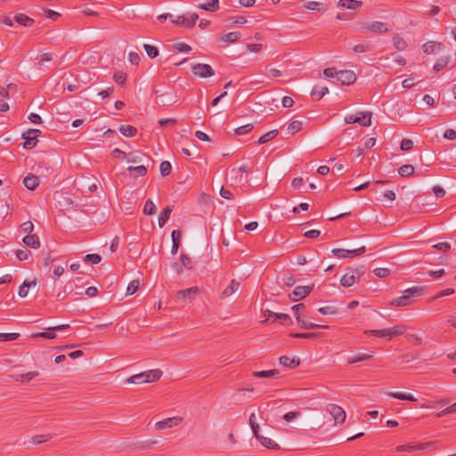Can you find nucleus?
Segmentation results:
<instances>
[{
    "label": "nucleus",
    "instance_id": "obj_51",
    "mask_svg": "<svg viewBox=\"0 0 456 456\" xmlns=\"http://www.w3.org/2000/svg\"><path fill=\"white\" fill-rule=\"evenodd\" d=\"M140 281L138 280L132 281L126 289V295L134 294L139 289Z\"/></svg>",
    "mask_w": 456,
    "mask_h": 456
},
{
    "label": "nucleus",
    "instance_id": "obj_8",
    "mask_svg": "<svg viewBox=\"0 0 456 456\" xmlns=\"http://www.w3.org/2000/svg\"><path fill=\"white\" fill-rule=\"evenodd\" d=\"M191 259L186 255L182 253L180 256V263L175 262L172 265V268L176 272L177 274H181L184 270L192 269Z\"/></svg>",
    "mask_w": 456,
    "mask_h": 456
},
{
    "label": "nucleus",
    "instance_id": "obj_31",
    "mask_svg": "<svg viewBox=\"0 0 456 456\" xmlns=\"http://www.w3.org/2000/svg\"><path fill=\"white\" fill-rule=\"evenodd\" d=\"M37 285V281L36 280L32 281H24L23 283L20 286L19 288V296L20 297H27L28 293V289L31 287V286H36Z\"/></svg>",
    "mask_w": 456,
    "mask_h": 456
},
{
    "label": "nucleus",
    "instance_id": "obj_49",
    "mask_svg": "<svg viewBox=\"0 0 456 456\" xmlns=\"http://www.w3.org/2000/svg\"><path fill=\"white\" fill-rule=\"evenodd\" d=\"M102 260V257L98 254H88L84 257V261L90 263L92 265L99 264Z\"/></svg>",
    "mask_w": 456,
    "mask_h": 456
},
{
    "label": "nucleus",
    "instance_id": "obj_57",
    "mask_svg": "<svg viewBox=\"0 0 456 456\" xmlns=\"http://www.w3.org/2000/svg\"><path fill=\"white\" fill-rule=\"evenodd\" d=\"M113 79L118 85L123 86L126 81V76L123 72H116L113 76Z\"/></svg>",
    "mask_w": 456,
    "mask_h": 456
},
{
    "label": "nucleus",
    "instance_id": "obj_22",
    "mask_svg": "<svg viewBox=\"0 0 456 456\" xmlns=\"http://www.w3.org/2000/svg\"><path fill=\"white\" fill-rule=\"evenodd\" d=\"M328 93H329L328 87L315 86L311 91V96L314 100L319 101Z\"/></svg>",
    "mask_w": 456,
    "mask_h": 456
},
{
    "label": "nucleus",
    "instance_id": "obj_39",
    "mask_svg": "<svg viewBox=\"0 0 456 456\" xmlns=\"http://www.w3.org/2000/svg\"><path fill=\"white\" fill-rule=\"evenodd\" d=\"M241 33L240 32H229L222 37V40L226 43H234L240 37Z\"/></svg>",
    "mask_w": 456,
    "mask_h": 456
},
{
    "label": "nucleus",
    "instance_id": "obj_50",
    "mask_svg": "<svg viewBox=\"0 0 456 456\" xmlns=\"http://www.w3.org/2000/svg\"><path fill=\"white\" fill-rule=\"evenodd\" d=\"M253 128H254L253 124H247V125H244V126H241L236 128L235 134L238 135H243V134H246L249 133L250 131H252Z\"/></svg>",
    "mask_w": 456,
    "mask_h": 456
},
{
    "label": "nucleus",
    "instance_id": "obj_40",
    "mask_svg": "<svg viewBox=\"0 0 456 456\" xmlns=\"http://www.w3.org/2000/svg\"><path fill=\"white\" fill-rule=\"evenodd\" d=\"M405 330V328L403 326L395 325L390 329H388L389 332V340H391L393 338L403 335Z\"/></svg>",
    "mask_w": 456,
    "mask_h": 456
},
{
    "label": "nucleus",
    "instance_id": "obj_18",
    "mask_svg": "<svg viewBox=\"0 0 456 456\" xmlns=\"http://www.w3.org/2000/svg\"><path fill=\"white\" fill-rule=\"evenodd\" d=\"M356 123L362 126H370L371 125V114L370 112L357 113Z\"/></svg>",
    "mask_w": 456,
    "mask_h": 456
},
{
    "label": "nucleus",
    "instance_id": "obj_53",
    "mask_svg": "<svg viewBox=\"0 0 456 456\" xmlns=\"http://www.w3.org/2000/svg\"><path fill=\"white\" fill-rule=\"evenodd\" d=\"M53 60V53H46L41 55L40 60L37 62V66L38 69H43V65L45 61H50Z\"/></svg>",
    "mask_w": 456,
    "mask_h": 456
},
{
    "label": "nucleus",
    "instance_id": "obj_47",
    "mask_svg": "<svg viewBox=\"0 0 456 456\" xmlns=\"http://www.w3.org/2000/svg\"><path fill=\"white\" fill-rule=\"evenodd\" d=\"M38 374L39 373L37 371H29L25 374L19 375L16 378V381H21V382L29 381L32 379H34L35 377L38 376Z\"/></svg>",
    "mask_w": 456,
    "mask_h": 456
},
{
    "label": "nucleus",
    "instance_id": "obj_41",
    "mask_svg": "<svg viewBox=\"0 0 456 456\" xmlns=\"http://www.w3.org/2000/svg\"><path fill=\"white\" fill-rule=\"evenodd\" d=\"M450 62V58L448 56H444L440 58L434 65L433 69L436 71H440L444 69L448 63Z\"/></svg>",
    "mask_w": 456,
    "mask_h": 456
},
{
    "label": "nucleus",
    "instance_id": "obj_14",
    "mask_svg": "<svg viewBox=\"0 0 456 456\" xmlns=\"http://www.w3.org/2000/svg\"><path fill=\"white\" fill-rule=\"evenodd\" d=\"M200 293L199 287H191L186 289L179 290L176 294V297L178 299H183L184 301H191L196 295Z\"/></svg>",
    "mask_w": 456,
    "mask_h": 456
},
{
    "label": "nucleus",
    "instance_id": "obj_16",
    "mask_svg": "<svg viewBox=\"0 0 456 456\" xmlns=\"http://www.w3.org/2000/svg\"><path fill=\"white\" fill-rule=\"evenodd\" d=\"M279 362L281 365L284 367L289 368V369H295L300 364V360L296 357H289L287 355H282L279 358Z\"/></svg>",
    "mask_w": 456,
    "mask_h": 456
},
{
    "label": "nucleus",
    "instance_id": "obj_30",
    "mask_svg": "<svg viewBox=\"0 0 456 456\" xmlns=\"http://www.w3.org/2000/svg\"><path fill=\"white\" fill-rule=\"evenodd\" d=\"M387 395L390 397L395 398V399H399V400H407V401H411V402L418 401V399L416 397H414L412 395L405 394V393H402V392H389L387 394Z\"/></svg>",
    "mask_w": 456,
    "mask_h": 456
},
{
    "label": "nucleus",
    "instance_id": "obj_38",
    "mask_svg": "<svg viewBox=\"0 0 456 456\" xmlns=\"http://www.w3.org/2000/svg\"><path fill=\"white\" fill-rule=\"evenodd\" d=\"M278 135V130L273 129L272 131L267 132L266 134H263L257 141L259 144L265 143L273 139H274Z\"/></svg>",
    "mask_w": 456,
    "mask_h": 456
},
{
    "label": "nucleus",
    "instance_id": "obj_6",
    "mask_svg": "<svg viewBox=\"0 0 456 456\" xmlns=\"http://www.w3.org/2000/svg\"><path fill=\"white\" fill-rule=\"evenodd\" d=\"M435 444H436L435 442L419 443V444H416L413 445L412 444H403V445H398L395 448V450L398 452H415V451H424L427 449L433 448L435 446Z\"/></svg>",
    "mask_w": 456,
    "mask_h": 456
},
{
    "label": "nucleus",
    "instance_id": "obj_63",
    "mask_svg": "<svg viewBox=\"0 0 456 456\" xmlns=\"http://www.w3.org/2000/svg\"><path fill=\"white\" fill-rule=\"evenodd\" d=\"M51 437H52L51 435H39V436H33L32 440H33L34 444H40L44 442L48 441Z\"/></svg>",
    "mask_w": 456,
    "mask_h": 456
},
{
    "label": "nucleus",
    "instance_id": "obj_1",
    "mask_svg": "<svg viewBox=\"0 0 456 456\" xmlns=\"http://www.w3.org/2000/svg\"><path fill=\"white\" fill-rule=\"evenodd\" d=\"M364 274L363 266L357 268H346V273L340 280V284L343 287L349 288L356 283L361 277Z\"/></svg>",
    "mask_w": 456,
    "mask_h": 456
},
{
    "label": "nucleus",
    "instance_id": "obj_61",
    "mask_svg": "<svg viewBox=\"0 0 456 456\" xmlns=\"http://www.w3.org/2000/svg\"><path fill=\"white\" fill-rule=\"evenodd\" d=\"M178 52L189 53L191 51V47L186 43H176L173 45Z\"/></svg>",
    "mask_w": 456,
    "mask_h": 456
},
{
    "label": "nucleus",
    "instance_id": "obj_55",
    "mask_svg": "<svg viewBox=\"0 0 456 456\" xmlns=\"http://www.w3.org/2000/svg\"><path fill=\"white\" fill-rule=\"evenodd\" d=\"M393 44L398 50H403L406 47V42L399 36L393 37Z\"/></svg>",
    "mask_w": 456,
    "mask_h": 456
},
{
    "label": "nucleus",
    "instance_id": "obj_64",
    "mask_svg": "<svg viewBox=\"0 0 456 456\" xmlns=\"http://www.w3.org/2000/svg\"><path fill=\"white\" fill-rule=\"evenodd\" d=\"M30 254V251L28 249H19L16 251V256L20 261L27 260Z\"/></svg>",
    "mask_w": 456,
    "mask_h": 456
},
{
    "label": "nucleus",
    "instance_id": "obj_21",
    "mask_svg": "<svg viewBox=\"0 0 456 456\" xmlns=\"http://www.w3.org/2000/svg\"><path fill=\"white\" fill-rule=\"evenodd\" d=\"M14 20L24 27H31L34 24V20L24 13H18L14 16Z\"/></svg>",
    "mask_w": 456,
    "mask_h": 456
},
{
    "label": "nucleus",
    "instance_id": "obj_23",
    "mask_svg": "<svg viewBox=\"0 0 456 456\" xmlns=\"http://www.w3.org/2000/svg\"><path fill=\"white\" fill-rule=\"evenodd\" d=\"M171 238H172L171 253L173 255H175L180 247L181 232L178 230H174L171 233Z\"/></svg>",
    "mask_w": 456,
    "mask_h": 456
},
{
    "label": "nucleus",
    "instance_id": "obj_45",
    "mask_svg": "<svg viewBox=\"0 0 456 456\" xmlns=\"http://www.w3.org/2000/svg\"><path fill=\"white\" fill-rule=\"evenodd\" d=\"M146 380L147 379H145L144 373L142 372L140 374H136V375L130 377L127 379V382L132 383V384H143V383H146Z\"/></svg>",
    "mask_w": 456,
    "mask_h": 456
},
{
    "label": "nucleus",
    "instance_id": "obj_2",
    "mask_svg": "<svg viewBox=\"0 0 456 456\" xmlns=\"http://www.w3.org/2000/svg\"><path fill=\"white\" fill-rule=\"evenodd\" d=\"M422 290L420 287H412L407 289L403 291V294L394 300H392L391 305L396 306H407L412 303V297L419 295Z\"/></svg>",
    "mask_w": 456,
    "mask_h": 456
},
{
    "label": "nucleus",
    "instance_id": "obj_26",
    "mask_svg": "<svg viewBox=\"0 0 456 456\" xmlns=\"http://www.w3.org/2000/svg\"><path fill=\"white\" fill-rule=\"evenodd\" d=\"M256 439L261 443L263 446L267 449L278 450L280 448L279 444L275 443L273 439L265 437L262 435H259Z\"/></svg>",
    "mask_w": 456,
    "mask_h": 456
},
{
    "label": "nucleus",
    "instance_id": "obj_60",
    "mask_svg": "<svg viewBox=\"0 0 456 456\" xmlns=\"http://www.w3.org/2000/svg\"><path fill=\"white\" fill-rule=\"evenodd\" d=\"M413 148V142L410 139H403L400 144V150L403 151H410Z\"/></svg>",
    "mask_w": 456,
    "mask_h": 456
},
{
    "label": "nucleus",
    "instance_id": "obj_27",
    "mask_svg": "<svg viewBox=\"0 0 456 456\" xmlns=\"http://www.w3.org/2000/svg\"><path fill=\"white\" fill-rule=\"evenodd\" d=\"M197 8L208 12H216L219 9V0H209L206 4H198Z\"/></svg>",
    "mask_w": 456,
    "mask_h": 456
},
{
    "label": "nucleus",
    "instance_id": "obj_7",
    "mask_svg": "<svg viewBox=\"0 0 456 456\" xmlns=\"http://www.w3.org/2000/svg\"><path fill=\"white\" fill-rule=\"evenodd\" d=\"M192 73L200 77L207 78L215 75V71L208 64L198 63L192 66Z\"/></svg>",
    "mask_w": 456,
    "mask_h": 456
},
{
    "label": "nucleus",
    "instance_id": "obj_54",
    "mask_svg": "<svg viewBox=\"0 0 456 456\" xmlns=\"http://www.w3.org/2000/svg\"><path fill=\"white\" fill-rule=\"evenodd\" d=\"M322 6H323L322 3L316 2V1H310L305 4V7L306 9L312 10V11H321Z\"/></svg>",
    "mask_w": 456,
    "mask_h": 456
},
{
    "label": "nucleus",
    "instance_id": "obj_10",
    "mask_svg": "<svg viewBox=\"0 0 456 456\" xmlns=\"http://www.w3.org/2000/svg\"><path fill=\"white\" fill-rule=\"evenodd\" d=\"M314 287V284L308 286H297L293 292L289 294V298L294 302L303 299L311 293Z\"/></svg>",
    "mask_w": 456,
    "mask_h": 456
},
{
    "label": "nucleus",
    "instance_id": "obj_37",
    "mask_svg": "<svg viewBox=\"0 0 456 456\" xmlns=\"http://www.w3.org/2000/svg\"><path fill=\"white\" fill-rule=\"evenodd\" d=\"M364 333L368 334V335L375 336L377 338H387V339H389L388 329L370 330H365Z\"/></svg>",
    "mask_w": 456,
    "mask_h": 456
},
{
    "label": "nucleus",
    "instance_id": "obj_44",
    "mask_svg": "<svg viewBox=\"0 0 456 456\" xmlns=\"http://www.w3.org/2000/svg\"><path fill=\"white\" fill-rule=\"evenodd\" d=\"M302 128V122L298 120H294L290 122L288 126V133L290 134H294L297 133Z\"/></svg>",
    "mask_w": 456,
    "mask_h": 456
},
{
    "label": "nucleus",
    "instance_id": "obj_56",
    "mask_svg": "<svg viewBox=\"0 0 456 456\" xmlns=\"http://www.w3.org/2000/svg\"><path fill=\"white\" fill-rule=\"evenodd\" d=\"M370 43L358 44L354 46V51L355 53H366L370 50Z\"/></svg>",
    "mask_w": 456,
    "mask_h": 456
},
{
    "label": "nucleus",
    "instance_id": "obj_32",
    "mask_svg": "<svg viewBox=\"0 0 456 456\" xmlns=\"http://www.w3.org/2000/svg\"><path fill=\"white\" fill-rule=\"evenodd\" d=\"M297 323L301 328L311 330V329H316V328H326L327 326L324 325H319L314 322L304 321L300 315H297L296 318Z\"/></svg>",
    "mask_w": 456,
    "mask_h": 456
},
{
    "label": "nucleus",
    "instance_id": "obj_34",
    "mask_svg": "<svg viewBox=\"0 0 456 456\" xmlns=\"http://www.w3.org/2000/svg\"><path fill=\"white\" fill-rule=\"evenodd\" d=\"M361 5L362 2L355 0H339L338 2V6L350 10H354Z\"/></svg>",
    "mask_w": 456,
    "mask_h": 456
},
{
    "label": "nucleus",
    "instance_id": "obj_15",
    "mask_svg": "<svg viewBox=\"0 0 456 456\" xmlns=\"http://www.w3.org/2000/svg\"><path fill=\"white\" fill-rule=\"evenodd\" d=\"M444 48L442 43L428 41L422 45V50L428 54H436Z\"/></svg>",
    "mask_w": 456,
    "mask_h": 456
},
{
    "label": "nucleus",
    "instance_id": "obj_42",
    "mask_svg": "<svg viewBox=\"0 0 456 456\" xmlns=\"http://www.w3.org/2000/svg\"><path fill=\"white\" fill-rule=\"evenodd\" d=\"M143 48L147 53V55L151 58V59H154L156 58L158 55H159V50L156 46L154 45H148V44H144L143 45Z\"/></svg>",
    "mask_w": 456,
    "mask_h": 456
},
{
    "label": "nucleus",
    "instance_id": "obj_5",
    "mask_svg": "<svg viewBox=\"0 0 456 456\" xmlns=\"http://www.w3.org/2000/svg\"><path fill=\"white\" fill-rule=\"evenodd\" d=\"M41 133L39 129H28L25 133L22 134V139L24 140L23 148L25 149H33L38 140L37 136Z\"/></svg>",
    "mask_w": 456,
    "mask_h": 456
},
{
    "label": "nucleus",
    "instance_id": "obj_52",
    "mask_svg": "<svg viewBox=\"0 0 456 456\" xmlns=\"http://www.w3.org/2000/svg\"><path fill=\"white\" fill-rule=\"evenodd\" d=\"M249 171V167L247 165H241L237 172L240 173V181L247 183L248 182V175H246Z\"/></svg>",
    "mask_w": 456,
    "mask_h": 456
},
{
    "label": "nucleus",
    "instance_id": "obj_48",
    "mask_svg": "<svg viewBox=\"0 0 456 456\" xmlns=\"http://www.w3.org/2000/svg\"><path fill=\"white\" fill-rule=\"evenodd\" d=\"M160 173L163 176H167L171 173L172 166L169 161H162L159 166Z\"/></svg>",
    "mask_w": 456,
    "mask_h": 456
},
{
    "label": "nucleus",
    "instance_id": "obj_58",
    "mask_svg": "<svg viewBox=\"0 0 456 456\" xmlns=\"http://www.w3.org/2000/svg\"><path fill=\"white\" fill-rule=\"evenodd\" d=\"M20 337L19 333H0V341H12Z\"/></svg>",
    "mask_w": 456,
    "mask_h": 456
},
{
    "label": "nucleus",
    "instance_id": "obj_25",
    "mask_svg": "<svg viewBox=\"0 0 456 456\" xmlns=\"http://www.w3.org/2000/svg\"><path fill=\"white\" fill-rule=\"evenodd\" d=\"M173 209L170 206L166 207L159 216V226L160 228L164 227L167 222L168 221L170 215Z\"/></svg>",
    "mask_w": 456,
    "mask_h": 456
},
{
    "label": "nucleus",
    "instance_id": "obj_36",
    "mask_svg": "<svg viewBox=\"0 0 456 456\" xmlns=\"http://www.w3.org/2000/svg\"><path fill=\"white\" fill-rule=\"evenodd\" d=\"M373 358V354H361L354 357H350L347 359L348 364H354L362 361H369Z\"/></svg>",
    "mask_w": 456,
    "mask_h": 456
},
{
    "label": "nucleus",
    "instance_id": "obj_43",
    "mask_svg": "<svg viewBox=\"0 0 456 456\" xmlns=\"http://www.w3.org/2000/svg\"><path fill=\"white\" fill-rule=\"evenodd\" d=\"M143 213L151 216L156 213V206L151 200H147L143 208Z\"/></svg>",
    "mask_w": 456,
    "mask_h": 456
},
{
    "label": "nucleus",
    "instance_id": "obj_46",
    "mask_svg": "<svg viewBox=\"0 0 456 456\" xmlns=\"http://www.w3.org/2000/svg\"><path fill=\"white\" fill-rule=\"evenodd\" d=\"M318 312L324 315H332L338 313V308L333 305H327L318 309Z\"/></svg>",
    "mask_w": 456,
    "mask_h": 456
},
{
    "label": "nucleus",
    "instance_id": "obj_24",
    "mask_svg": "<svg viewBox=\"0 0 456 456\" xmlns=\"http://www.w3.org/2000/svg\"><path fill=\"white\" fill-rule=\"evenodd\" d=\"M127 171L134 177H141L147 174V167L144 165L138 167L130 166L127 167Z\"/></svg>",
    "mask_w": 456,
    "mask_h": 456
},
{
    "label": "nucleus",
    "instance_id": "obj_4",
    "mask_svg": "<svg viewBox=\"0 0 456 456\" xmlns=\"http://www.w3.org/2000/svg\"><path fill=\"white\" fill-rule=\"evenodd\" d=\"M199 19V15L197 13H187L183 15H179L176 19L172 20V23L183 27L185 28H191L195 26L197 20Z\"/></svg>",
    "mask_w": 456,
    "mask_h": 456
},
{
    "label": "nucleus",
    "instance_id": "obj_29",
    "mask_svg": "<svg viewBox=\"0 0 456 456\" xmlns=\"http://www.w3.org/2000/svg\"><path fill=\"white\" fill-rule=\"evenodd\" d=\"M145 375L146 383L154 382L159 380L162 376V371L159 369L151 370L143 372Z\"/></svg>",
    "mask_w": 456,
    "mask_h": 456
},
{
    "label": "nucleus",
    "instance_id": "obj_28",
    "mask_svg": "<svg viewBox=\"0 0 456 456\" xmlns=\"http://www.w3.org/2000/svg\"><path fill=\"white\" fill-rule=\"evenodd\" d=\"M23 183L27 189L34 191L39 184L38 177L33 175H29L24 178Z\"/></svg>",
    "mask_w": 456,
    "mask_h": 456
},
{
    "label": "nucleus",
    "instance_id": "obj_13",
    "mask_svg": "<svg viewBox=\"0 0 456 456\" xmlns=\"http://www.w3.org/2000/svg\"><path fill=\"white\" fill-rule=\"evenodd\" d=\"M182 421H183V419L181 417L167 418L163 420L158 421L155 424V428L158 430H162V429L176 427Z\"/></svg>",
    "mask_w": 456,
    "mask_h": 456
},
{
    "label": "nucleus",
    "instance_id": "obj_9",
    "mask_svg": "<svg viewBox=\"0 0 456 456\" xmlns=\"http://www.w3.org/2000/svg\"><path fill=\"white\" fill-rule=\"evenodd\" d=\"M366 251V248L364 246L356 248V249H344V248H334L332 249V254L339 258H345V257H354L356 256H360L363 254Z\"/></svg>",
    "mask_w": 456,
    "mask_h": 456
},
{
    "label": "nucleus",
    "instance_id": "obj_62",
    "mask_svg": "<svg viewBox=\"0 0 456 456\" xmlns=\"http://www.w3.org/2000/svg\"><path fill=\"white\" fill-rule=\"evenodd\" d=\"M275 320H279L283 325H289L292 322L291 318L286 314H278V315H275Z\"/></svg>",
    "mask_w": 456,
    "mask_h": 456
},
{
    "label": "nucleus",
    "instance_id": "obj_59",
    "mask_svg": "<svg viewBox=\"0 0 456 456\" xmlns=\"http://www.w3.org/2000/svg\"><path fill=\"white\" fill-rule=\"evenodd\" d=\"M338 71L337 70L336 68L332 67V68H327L323 70V75L327 77V78H336L338 77Z\"/></svg>",
    "mask_w": 456,
    "mask_h": 456
},
{
    "label": "nucleus",
    "instance_id": "obj_12",
    "mask_svg": "<svg viewBox=\"0 0 456 456\" xmlns=\"http://www.w3.org/2000/svg\"><path fill=\"white\" fill-rule=\"evenodd\" d=\"M327 411L333 417L335 423H343L346 419L345 411L337 404H329Z\"/></svg>",
    "mask_w": 456,
    "mask_h": 456
},
{
    "label": "nucleus",
    "instance_id": "obj_17",
    "mask_svg": "<svg viewBox=\"0 0 456 456\" xmlns=\"http://www.w3.org/2000/svg\"><path fill=\"white\" fill-rule=\"evenodd\" d=\"M239 288H240V282L235 280H232L230 285L227 286L222 291L221 297L225 298V297L232 296L233 293H235L239 289Z\"/></svg>",
    "mask_w": 456,
    "mask_h": 456
},
{
    "label": "nucleus",
    "instance_id": "obj_20",
    "mask_svg": "<svg viewBox=\"0 0 456 456\" xmlns=\"http://www.w3.org/2000/svg\"><path fill=\"white\" fill-rule=\"evenodd\" d=\"M278 375H279V370L276 369L270 370L254 371L252 373V376H254L255 378H260V379L277 378Z\"/></svg>",
    "mask_w": 456,
    "mask_h": 456
},
{
    "label": "nucleus",
    "instance_id": "obj_33",
    "mask_svg": "<svg viewBox=\"0 0 456 456\" xmlns=\"http://www.w3.org/2000/svg\"><path fill=\"white\" fill-rule=\"evenodd\" d=\"M119 132L126 137H134L137 133V129L130 125H123L119 127Z\"/></svg>",
    "mask_w": 456,
    "mask_h": 456
},
{
    "label": "nucleus",
    "instance_id": "obj_35",
    "mask_svg": "<svg viewBox=\"0 0 456 456\" xmlns=\"http://www.w3.org/2000/svg\"><path fill=\"white\" fill-rule=\"evenodd\" d=\"M414 170L412 165L405 164L398 168V174L403 177H408L414 174Z\"/></svg>",
    "mask_w": 456,
    "mask_h": 456
},
{
    "label": "nucleus",
    "instance_id": "obj_19",
    "mask_svg": "<svg viewBox=\"0 0 456 456\" xmlns=\"http://www.w3.org/2000/svg\"><path fill=\"white\" fill-rule=\"evenodd\" d=\"M22 240L27 246L32 248H38L40 247L39 237L36 234H28Z\"/></svg>",
    "mask_w": 456,
    "mask_h": 456
},
{
    "label": "nucleus",
    "instance_id": "obj_3",
    "mask_svg": "<svg viewBox=\"0 0 456 456\" xmlns=\"http://www.w3.org/2000/svg\"><path fill=\"white\" fill-rule=\"evenodd\" d=\"M389 30L387 23L381 21H367L361 24L360 31L362 33H387Z\"/></svg>",
    "mask_w": 456,
    "mask_h": 456
},
{
    "label": "nucleus",
    "instance_id": "obj_11",
    "mask_svg": "<svg viewBox=\"0 0 456 456\" xmlns=\"http://www.w3.org/2000/svg\"><path fill=\"white\" fill-rule=\"evenodd\" d=\"M356 80V75L353 70H339L338 73L337 81L344 86H350Z\"/></svg>",
    "mask_w": 456,
    "mask_h": 456
}]
</instances>
